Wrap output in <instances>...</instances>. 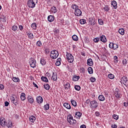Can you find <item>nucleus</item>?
I'll list each match as a JSON object with an SVG mask.
<instances>
[{
    "instance_id": "obj_1",
    "label": "nucleus",
    "mask_w": 128,
    "mask_h": 128,
    "mask_svg": "<svg viewBox=\"0 0 128 128\" xmlns=\"http://www.w3.org/2000/svg\"><path fill=\"white\" fill-rule=\"evenodd\" d=\"M67 121L70 124H76V120H74V117L70 114L67 116Z\"/></svg>"
},
{
    "instance_id": "obj_2",
    "label": "nucleus",
    "mask_w": 128,
    "mask_h": 128,
    "mask_svg": "<svg viewBox=\"0 0 128 128\" xmlns=\"http://www.w3.org/2000/svg\"><path fill=\"white\" fill-rule=\"evenodd\" d=\"M66 58L70 64H72V62H74V56L70 53L66 52Z\"/></svg>"
},
{
    "instance_id": "obj_3",
    "label": "nucleus",
    "mask_w": 128,
    "mask_h": 128,
    "mask_svg": "<svg viewBox=\"0 0 128 128\" xmlns=\"http://www.w3.org/2000/svg\"><path fill=\"white\" fill-rule=\"evenodd\" d=\"M50 56L53 60H56L58 56V52L56 50H53L50 53Z\"/></svg>"
},
{
    "instance_id": "obj_4",
    "label": "nucleus",
    "mask_w": 128,
    "mask_h": 128,
    "mask_svg": "<svg viewBox=\"0 0 128 128\" xmlns=\"http://www.w3.org/2000/svg\"><path fill=\"white\" fill-rule=\"evenodd\" d=\"M27 6L30 8H36V3H34V0H28Z\"/></svg>"
},
{
    "instance_id": "obj_5",
    "label": "nucleus",
    "mask_w": 128,
    "mask_h": 128,
    "mask_svg": "<svg viewBox=\"0 0 128 128\" xmlns=\"http://www.w3.org/2000/svg\"><path fill=\"white\" fill-rule=\"evenodd\" d=\"M90 107L91 108L96 109L98 106V102L96 100H92L90 102Z\"/></svg>"
},
{
    "instance_id": "obj_6",
    "label": "nucleus",
    "mask_w": 128,
    "mask_h": 128,
    "mask_svg": "<svg viewBox=\"0 0 128 128\" xmlns=\"http://www.w3.org/2000/svg\"><path fill=\"white\" fill-rule=\"evenodd\" d=\"M109 48L114 50H116L118 48V44L114 42H110L109 44Z\"/></svg>"
},
{
    "instance_id": "obj_7",
    "label": "nucleus",
    "mask_w": 128,
    "mask_h": 128,
    "mask_svg": "<svg viewBox=\"0 0 128 128\" xmlns=\"http://www.w3.org/2000/svg\"><path fill=\"white\" fill-rule=\"evenodd\" d=\"M29 64L31 68H34L36 66V61L34 58H31V60L29 62Z\"/></svg>"
},
{
    "instance_id": "obj_8",
    "label": "nucleus",
    "mask_w": 128,
    "mask_h": 128,
    "mask_svg": "<svg viewBox=\"0 0 128 128\" xmlns=\"http://www.w3.org/2000/svg\"><path fill=\"white\" fill-rule=\"evenodd\" d=\"M88 20L89 24H90V26H93L96 24V19L94 18V16L92 18H90Z\"/></svg>"
},
{
    "instance_id": "obj_9",
    "label": "nucleus",
    "mask_w": 128,
    "mask_h": 128,
    "mask_svg": "<svg viewBox=\"0 0 128 128\" xmlns=\"http://www.w3.org/2000/svg\"><path fill=\"white\" fill-rule=\"evenodd\" d=\"M114 94L116 98H118H118H120V96H122V94H120V90L118 88H116L115 90Z\"/></svg>"
},
{
    "instance_id": "obj_10",
    "label": "nucleus",
    "mask_w": 128,
    "mask_h": 128,
    "mask_svg": "<svg viewBox=\"0 0 128 128\" xmlns=\"http://www.w3.org/2000/svg\"><path fill=\"white\" fill-rule=\"evenodd\" d=\"M7 122H8L6 121V119H4V118H0V124L2 126H6Z\"/></svg>"
},
{
    "instance_id": "obj_11",
    "label": "nucleus",
    "mask_w": 128,
    "mask_h": 128,
    "mask_svg": "<svg viewBox=\"0 0 128 128\" xmlns=\"http://www.w3.org/2000/svg\"><path fill=\"white\" fill-rule=\"evenodd\" d=\"M82 14V10H80L78 8L76 10H75L74 14L76 16H80Z\"/></svg>"
},
{
    "instance_id": "obj_12",
    "label": "nucleus",
    "mask_w": 128,
    "mask_h": 128,
    "mask_svg": "<svg viewBox=\"0 0 128 128\" xmlns=\"http://www.w3.org/2000/svg\"><path fill=\"white\" fill-rule=\"evenodd\" d=\"M36 101L38 104H42V102H44V99L42 98V96H38L36 98Z\"/></svg>"
},
{
    "instance_id": "obj_13",
    "label": "nucleus",
    "mask_w": 128,
    "mask_h": 128,
    "mask_svg": "<svg viewBox=\"0 0 128 128\" xmlns=\"http://www.w3.org/2000/svg\"><path fill=\"white\" fill-rule=\"evenodd\" d=\"M87 64H88V66H94V61L92 60V59L88 58L87 60Z\"/></svg>"
},
{
    "instance_id": "obj_14",
    "label": "nucleus",
    "mask_w": 128,
    "mask_h": 128,
    "mask_svg": "<svg viewBox=\"0 0 128 128\" xmlns=\"http://www.w3.org/2000/svg\"><path fill=\"white\" fill-rule=\"evenodd\" d=\"M111 4L112 6L114 8V10H116V8H118V4L116 3V0H112L111 2Z\"/></svg>"
},
{
    "instance_id": "obj_15",
    "label": "nucleus",
    "mask_w": 128,
    "mask_h": 128,
    "mask_svg": "<svg viewBox=\"0 0 128 128\" xmlns=\"http://www.w3.org/2000/svg\"><path fill=\"white\" fill-rule=\"evenodd\" d=\"M48 21L50 22H54V16L50 15L48 16Z\"/></svg>"
},
{
    "instance_id": "obj_16",
    "label": "nucleus",
    "mask_w": 128,
    "mask_h": 128,
    "mask_svg": "<svg viewBox=\"0 0 128 128\" xmlns=\"http://www.w3.org/2000/svg\"><path fill=\"white\" fill-rule=\"evenodd\" d=\"M27 98H28V102H30V104L34 103V98H32V96H30V95L28 96Z\"/></svg>"
},
{
    "instance_id": "obj_17",
    "label": "nucleus",
    "mask_w": 128,
    "mask_h": 128,
    "mask_svg": "<svg viewBox=\"0 0 128 128\" xmlns=\"http://www.w3.org/2000/svg\"><path fill=\"white\" fill-rule=\"evenodd\" d=\"M64 88L66 90H70V84L68 83V82H66L64 84Z\"/></svg>"
},
{
    "instance_id": "obj_18",
    "label": "nucleus",
    "mask_w": 128,
    "mask_h": 128,
    "mask_svg": "<svg viewBox=\"0 0 128 128\" xmlns=\"http://www.w3.org/2000/svg\"><path fill=\"white\" fill-rule=\"evenodd\" d=\"M98 98L100 102H104V100H106V98L104 95H100Z\"/></svg>"
},
{
    "instance_id": "obj_19",
    "label": "nucleus",
    "mask_w": 128,
    "mask_h": 128,
    "mask_svg": "<svg viewBox=\"0 0 128 128\" xmlns=\"http://www.w3.org/2000/svg\"><path fill=\"white\" fill-rule=\"evenodd\" d=\"M64 108H66L67 110H70V108H72V106H70V104L68 103H66V102L64 103Z\"/></svg>"
},
{
    "instance_id": "obj_20",
    "label": "nucleus",
    "mask_w": 128,
    "mask_h": 128,
    "mask_svg": "<svg viewBox=\"0 0 128 128\" xmlns=\"http://www.w3.org/2000/svg\"><path fill=\"white\" fill-rule=\"evenodd\" d=\"M52 78L54 81H56V80H58V75L56 74V73L54 72H52Z\"/></svg>"
},
{
    "instance_id": "obj_21",
    "label": "nucleus",
    "mask_w": 128,
    "mask_h": 128,
    "mask_svg": "<svg viewBox=\"0 0 128 128\" xmlns=\"http://www.w3.org/2000/svg\"><path fill=\"white\" fill-rule=\"evenodd\" d=\"M40 63L42 66H45V64H46V60L44 58H41Z\"/></svg>"
},
{
    "instance_id": "obj_22",
    "label": "nucleus",
    "mask_w": 128,
    "mask_h": 128,
    "mask_svg": "<svg viewBox=\"0 0 128 128\" xmlns=\"http://www.w3.org/2000/svg\"><path fill=\"white\" fill-rule=\"evenodd\" d=\"M11 100H12V102L14 104V106H16V104H18V100H16V98H14V97H12L11 98Z\"/></svg>"
},
{
    "instance_id": "obj_23",
    "label": "nucleus",
    "mask_w": 128,
    "mask_h": 128,
    "mask_svg": "<svg viewBox=\"0 0 128 128\" xmlns=\"http://www.w3.org/2000/svg\"><path fill=\"white\" fill-rule=\"evenodd\" d=\"M6 126L8 127V128H12V122L10 120H8L7 125Z\"/></svg>"
},
{
    "instance_id": "obj_24",
    "label": "nucleus",
    "mask_w": 128,
    "mask_h": 128,
    "mask_svg": "<svg viewBox=\"0 0 128 128\" xmlns=\"http://www.w3.org/2000/svg\"><path fill=\"white\" fill-rule=\"evenodd\" d=\"M36 116H30L29 118V120H30V122H36Z\"/></svg>"
},
{
    "instance_id": "obj_25",
    "label": "nucleus",
    "mask_w": 128,
    "mask_h": 128,
    "mask_svg": "<svg viewBox=\"0 0 128 128\" xmlns=\"http://www.w3.org/2000/svg\"><path fill=\"white\" fill-rule=\"evenodd\" d=\"M20 98L21 100H26V94L24 93H22Z\"/></svg>"
},
{
    "instance_id": "obj_26",
    "label": "nucleus",
    "mask_w": 128,
    "mask_h": 128,
    "mask_svg": "<svg viewBox=\"0 0 128 128\" xmlns=\"http://www.w3.org/2000/svg\"><path fill=\"white\" fill-rule=\"evenodd\" d=\"M82 114L80 112H76V114H75V116H76V118H78V120H80V116H82Z\"/></svg>"
},
{
    "instance_id": "obj_27",
    "label": "nucleus",
    "mask_w": 128,
    "mask_h": 128,
    "mask_svg": "<svg viewBox=\"0 0 128 128\" xmlns=\"http://www.w3.org/2000/svg\"><path fill=\"white\" fill-rule=\"evenodd\" d=\"M120 80H121V82H125V84H126V82L128 80V77H126V76H124L121 78Z\"/></svg>"
},
{
    "instance_id": "obj_28",
    "label": "nucleus",
    "mask_w": 128,
    "mask_h": 128,
    "mask_svg": "<svg viewBox=\"0 0 128 128\" xmlns=\"http://www.w3.org/2000/svg\"><path fill=\"white\" fill-rule=\"evenodd\" d=\"M80 76H77L76 75L74 74L72 78V80H74V82H78V80H80Z\"/></svg>"
},
{
    "instance_id": "obj_29",
    "label": "nucleus",
    "mask_w": 128,
    "mask_h": 128,
    "mask_svg": "<svg viewBox=\"0 0 128 128\" xmlns=\"http://www.w3.org/2000/svg\"><path fill=\"white\" fill-rule=\"evenodd\" d=\"M100 41L102 42H106V36H100Z\"/></svg>"
},
{
    "instance_id": "obj_30",
    "label": "nucleus",
    "mask_w": 128,
    "mask_h": 128,
    "mask_svg": "<svg viewBox=\"0 0 128 128\" xmlns=\"http://www.w3.org/2000/svg\"><path fill=\"white\" fill-rule=\"evenodd\" d=\"M72 8L74 10H76L78 8V6L76 4H72L71 6Z\"/></svg>"
},
{
    "instance_id": "obj_31",
    "label": "nucleus",
    "mask_w": 128,
    "mask_h": 128,
    "mask_svg": "<svg viewBox=\"0 0 128 128\" xmlns=\"http://www.w3.org/2000/svg\"><path fill=\"white\" fill-rule=\"evenodd\" d=\"M118 32L122 36H124V30L123 28H120L118 30Z\"/></svg>"
},
{
    "instance_id": "obj_32",
    "label": "nucleus",
    "mask_w": 128,
    "mask_h": 128,
    "mask_svg": "<svg viewBox=\"0 0 128 128\" xmlns=\"http://www.w3.org/2000/svg\"><path fill=\"white\" fill-rule=\"evenodd\" d=\"M44 108L45 110H50V104H46L44 106Z\"/></svg>"
},
{
    "instance_id": "obj_33",
    "label": "nucleus",
    "mask_w": 128,
    "mask_h": 128,
    "mask_svg": "<svg viewBox=\"0 0 128 128\" xmlns=\"http://www.w3.org/2000/svg\"><path fill=\"white\" fill-rule=\"evenodd\" d=\"M41 80H42L44 82H48V80L46 76H42Z\"/></svg>"
},
{
    "instance_id": "obj_34",
    "label": "nucleus",
    "mask_w": 128,
    "mask_h": 128,
    "mask_svg": "<svg viewBox=\"0 0 128 128\" xmlns=\"http://www.w3.org/2000/svg\"><path fill=\"white\" fill-rule=\"evenodd\" d=\"M103 10H104V12H108L110 10V8H108V5H105L103 8Z\"/></svg>"
},
{
    "instance_id": "obj_35",
    "label": "nucleus",
    "mask_w": 128,
    "mask_h": 128,
    "mask_svg": "<svg viewBox=\"0 0 128 128\" xmlns=\"http://www.w3.org/2000/svg\"><path fill=\"white\" fill-rule=\"evenodd\" d=\"M44 88L46 90H50V84H44Z\"/></svg>"
},
{
    "instance_id": "obj_36",
    "label": "nucleus",
    "mask_w": 128,
    "mask_h": 128,
    "mask_svg": "<svg viewBox=\"0 0 128 128\" xmlns=\"http://www.w3.org/2000/svg\"><path fill=\"white\" fill-rule=\"evenodd\" d=\"M51 12H52L53 14H56V12H57L56 8L54 6H53L52 7Z\"/></svg>"
},
{
    "instance_id": "obj_37",
    "label": "nucleus",
    "mask_w": 128,
    "mask_h": 128,
    "mask_svg": "<svg viewBox=\"0 0 128 128\" xmlns=\"http://www.w3.org/2000/svg\"><path fill=\"white\" fill-rule=\"evenodd\" d=\"M72 38L73 40H74L75 42H78V38L76 35H73L72 36Z\"/></svg>"
},
{
    "instance_id": "obj_38",
    "label": "nucleus",
    "mask_w": 128,
    "mask_h": 128,
    "mask_svg": "<svg viewBox=\"0 0 128 128\" xmlns=\"http://www.w3.org/2000/svg\"><path fill=\"white\" fill-rule=\"evenodd\" d=\"M88 72L90 74H93L94 70H92V67H89L88 69Z\"/></svg>"
},
{
    "instance_id": "obj_39",
    "label": "nucleus",
    "mask_w": 128,
    "mask_h": 128,
    "mask_svg": "<svg viewBox=\"0 0 128 128\" xmlns=\"http://www.w3.org/2000/svg\"><path fill=\"white\" fill-rule=\"evenodd\" d=\"M122 62L123 64V66H126L128 64V60H126V58H124L122 60Z\"/></svg>"
},
{
    "instance_id": "obj_40",
    "label": "nucleus",
    "mask_w": 128,
    "mask_h": 128,
    "mask_svg": "<svg viewBox=\"0 0 128 128\" xmlns=\"http://www.w3.org/2000/svg\"><path fill=\"white\" fill-rule=\"evenodd\" d=\"M70 102L73 106H76V100H71Z\"/></svg>"
},
{
    "instance_id": "obj_41",
    "label": "nucleus",
    "mask_w": 128,
    "mask_h": 128,
    "mask_svg": "<svg viewBox=\"0 0 128 128\" xmlns=\"http://www.w3.org/2000/svg\"><path fill=\"white\" fill-rule=\"evenodd\" d=\"M12 80L14 82H20V78H18L13 77Z\"/></svg>"
},
{
    "instance_id": "obj_42",
    "label": "nucleus",
    "mask_w": 128,
    "mask_h": 128,
    "mask_svg": "<svg viewBox=\"0 0 128 128\" xmlns=\"http://www.w3.org/2000/svg\"><path fill=\"white\" fill-rule=\"evenodd\" d=\"M114 64H118V56H114Z\"/></svg>"
},
{
    "instance_id": "obj_43",
    "label": "nucleus",
    "mask_w": 128,
    "mask_h": 128,
    "mask_svg": "<svg viewBox=\"0 0 128 128\" xmlns=\"http://www.w3.org/2000/svg\"><path fill=\"white\" fill-rule=\"evenodd\" d=\"M59 33H60V30L56 29V28L54 30V34H55V36H58Z\"/></svg>"
},
{
    "instance_id": "obj_44",
    "label": "nucleus",
    "mask_w": 128,
    "mask_h": 128,
    "mask_svg": "<svg viewBox=\"0 0 128 128\" xmlns=\"http://www.w3.org/2000/svg\"><path fill=\"white\" fill-rule=\"evenodd\" d=\"M108 78H110V80H114V75L110 74L108 75Z\"/></svg>"
},
{
    "instance_id": "obj_45",
    "label": "nucleus",
    "mask_w": 128,
    "mask_h": 128,
    "mask_svg": "<svg viewBox=\"0 0 128 128\" xmlns=\"http://www.w3.org/2000/svg\"><path fill=\"white\" fill-rule=\"evenodd\" d=\"M31 28L34 30H36V23H32L31 25Z\"/></svg>"
},
{
    "instance_id": "obj_46",
    "label": "nucleus",
    "mask_w": 128,
    "mask_h": 128,
    "mask_svg": "<svg viewBox=\"0 0 128 128\" xmlns=\"http://www.w3.org/2000/svg\"><path fill=\"white\" fill-rule=\"evenodd\" d=\"M86 20L84 19H81L80 20V24H86Z\"/></svg>"
},
{
    "instance_id": "obj_47",
    "label": "nucleus",
    "mask_w": 128,
    "mask_h": 128,
    "mask_svg": "<svg viewBox=\"0 0 128 128\" xmlns=\"http://www.w3.org/2000/svg\"><path fill=\"white\" fill-rule=\"evenodd\" d=\"M74 89L76 90H80V86H78V85H76L74 86Z\"/></svg>"
},
{
    "instance_id": "obj_48",
    "label": "nucleus",
    "mask_w": 128,
    "mask_h": 128,
    "mask_svg": "<svg viewBox=\"0 0 128 128\" xmlns=\"http://www.w3.org/2000/svg\"><path fill=\"white\" fill-rule=\"evenodd\" d=\"M12 29L14 32H16L18 30V26L14 25L12 26Z\"/></svg>"
},
{
    "instance_id": "obj_49",
    "label": "nucleus",
    "mask_w": 128,
    "mask_h": 128,
    "mask_svg": "<svg viewBox=\"0 0 128 128\" xmlns=\"http://www.w3.org/2000/svg\"><path fill=\"white\" fill-rule=\"evenodd\" d=\"M98 22L99 24H100L101 26H102V24H104V20H102V19H98Z\"/></svg>"
},
{
    "instance_id": "obj_50",
    "label": "nucleus",
    "mask_w": 128,
    "mask_h": 128,
    "mask_svg": "<svg viewBox=\"0 0 128 128\" xmlns=\"http://www.w3.org/2000/svg\"><path fill=\"white\" fill-rule=\"evenodd\" d=\"M1 18L2 19V22H6V16H2Z\"/></svg>"
},
{
    "instance_id": "obj_51",
    "label": "nucleus",
    "mask_w": 128,
    "mask_h": 128,
    "mask_svg": "<svg viewBox=\"0 0 128 128\" xmlns=\"http://www.w3.org/2000/svg\"><path fill=\"white\" fill-rule=\"evenodd\" d=\"M37 46H42V42L40 40H38L36 42V44Z\"/></svg>"
},
{
    "instance_id": "obj_52",
    "label": "nucleus",
    "mask_w": 128,
    "mask_h": 128,
    "mask_svg": "<svg viewBox=\"0 0 128 128\" xmlns=\"http://www.w3.org/2000/svg\"><path fill=\"white\" fill-rule=\"evenodd\" d=\"M112 118H114V120H118V116L114 114L112 116Z\"/></svg>"
},
{
    "instance_id": "obj_53",
    "label": "nucleus",
    "mask_w": 128,
    "mask_h": 128,
    "mask_svg": "<svg viewBox=\"0 0 128 128\" xmlns=\"http://www.w3.org/2000/svg\"><path fill=\"white\" fill-rule=\"evenodd\" d=\"M90 80L91 82H96V78L91 77L90 78Z\"/></svg>"
},
{
    "instance_id": "obj_54",
    "label": "nucleus",
    "mask_w": 128,
    "mask_h": 128,
    "mask_svg": "<svg viewBox=\"0 0 128 128\" xmlns=\"http://www.w3.org/2000/svg\"><path fill=\"white\" fill-rule=\"evenodd\" d=\"M100 42V38H96L94 39V42Z\"/></svg>"
},
{
    "instance_id": "obj_55",
    "label": "nucleus",
    "mask_w": 128,
    "mask_h": 128,
    "mask_svg": "<svg viewBox=\"0 0 128 128\" xmlns=\"http://www.w3.org/2000/svg\"><path fill=\"white\" fill-rule=\"evenodd\" d=\"M80 72H82V74H84V72H86V69H84V68H80Z\"/></svg>"
},
{
    "instance_id": "obj_56",
    "label": "nucleus",
    "mask_w": 128,
    "mask_h": 128,
    "mask_svg": "<svg viewBox=\"0 0 128 128\" xmlns=\"http://www.w3.org/2000/svg\"><path fill=\"white\" fill-rule=\"evenodd\" d=\"M103 50H104L103 56H106V54L108 53V50L106 48H104L103 49Z\"/></svg>"
},
{
    "instance_id": "obj_57",
    "label": "nucleus",
    "mask_w": 128,
    "mask_h": 128,
    "mask_svg": "<svg viewBox=\"0 0 128 128\" xmlns=\"http://www.w3.org/2000/svg\"><path fill=\"white\" fill-rule=\"evenodd\" d=\"M28 36L29 38H30V40H32V38H34V34H30Z\"/></svg>"
},
{
    "instance_id": "obj_58",
    "label": "nucleus",
    "mask_w": 128,
    "mask_h": 128,
    "mask_svg": "<svg viewBox=\"0 0 128 128\" xmlns=\"http://www.w3.org/2000/svg\"><path fill=\"white\" fill-rule=\"evenodd\" d=\"M49 52H50V50H48V48L45 49L44 53L46 54H48Z\"/></svg>"
},
{
    "instance_id": "obj_59",
    "label": "nucleus",
    "mask_w": 128,
    "mask_h": 128,
    "mask_svg": "<svg viewBox=\"0 0 128 128\" xmlns=\"http://www.w3.org/2000/svg\"><path fill=\"white\" fill-rule=\"evenodd\" d=\"M18 28L21 32L22 31V30H24V26H22V25H19Z\"/></svg>"
},
{
    "instance_id": "obj_60",
    "label": "nucleus",
    "mask_w": 128,
    "mask_h": 128,
    "mask_svg": "<svg viewBox=\"0 0 128 128\" xmlns=\"http://www.w3.org/2000/svg\"><path fill=\"white\" fill-rule=\"evenodd\" d=\"M95 114H96V116H100V112H95Z\"/></svg>"
},
{
    "instance_id": "obj_61",
    "label": "nucleus",
    "mask_w": 128,
    "mask_h": 128,
    "mask_svg": "<svg viewBox=\"0 0 128 128\" xmlns=\"http://www.w3.org/2000/svg\"><path fill=\"white\" fill-rule=\"evenodd\" d=\"M4 86H3L2 84H0V90H4Z\"/></svg>"
},
{
    "instance_id": "obj_62",
    "label": "nucleus",
    "mask_w": 128,
    "mask_h": 128,
    "mask_svg": "<svg viewBox=\"0 0 128 128\" xmlns=\"http://www.w3.org/2000/svg\"><path fill=\"white\" fill-rule=\"evenodd\" d=\"M60 62H58V61H56V66H60Z\"/></svg>"
},
{
    "instance_id": "obj_63",
    "label": "nucleus",
    "mask_w": 128,
    "mask_h": 128,
    "mask_svg": "<svg viewBox=\"0 0 128 128\" xmlns=\"http://www.w3.org/2000/svg\"><path fill=\"white\" fill-rule=\"evenodd\" d=\"M5 106H8V105L10 104V102H8L7 101H6L4 102Z\"/></svg>"
},
{
    "instance_id": "obj_64",
    "label": "nucleus",
    "mask_w": 128,
    "mask_h": 128,
    "mask_svg": "<svg viewBox=\"0 0 128 128\" xmlns=\"http://www.w3.org/2000/svg\"><path fill=\"white\" fill-rule=\"evenodd\" d=\"M112 128H118V126L116 124H112Z\"/></svg>"
}]
</instances>
